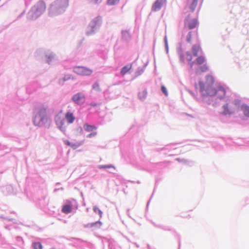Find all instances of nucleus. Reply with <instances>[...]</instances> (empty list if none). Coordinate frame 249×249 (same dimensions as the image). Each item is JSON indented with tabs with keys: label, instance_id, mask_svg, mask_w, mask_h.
Returning <instances> with one entry per match:
<instances>
[{
	"label": "nucleus",
	"instance_id": "1",
	"mask_svg": "<svg viewBox=\"0 0 249 249\" xmlns=\"http://www.w3.org/2000/svg\"><path fill=\"white\" fill-rule=\"evenodd\" d=\"M214 79L210 75H207L204 82H199V91L204 95L216 96L217 98L222 99L226 94V91L221 86L214 87Z\"/></svg>",
	"mask_w": 249,
	"mask_h": 249
},
{
	"label": "nucleus",
	"instance_id": "2",
	"mask_svg": "<svg viewBox=\"0 0 249 249\" xmlns=\"http://www.w3.org/2000/svg\"><path fill=\"white\" fill-rule=\"evenodd\" d=\"M68 6V0H57L51 5L49 15L53 16L61 14L65 11Z\"/></svg>",
	"mask_w": 249,
	"mask_h": 249
},
{
	"label": "nucleus",
	"instance_id": "3",
	"mask_svg": "<svg viewBox=\"0 0 249 249\" xmlns=\"http://www.w3.org/2000/svg\"><path fill=\"white\" fill-rule=\"evenodd\" d=\"M46 4L42 0L39 1L36 5L32 8L28 14V18L35 19L39 17L45 11Z\"/></svg>",
	"mask_w": 249,
	"mask_h": 249
},
{
	"label": "nucleus",
	"instance_id": "4",
	"mask_svg": "<svg viewBox=\"0 0 249 249\" xmlns=\"http://www.w3.org/2000/svg\"><path fill=\"white\" fill-rule=\"evenodd\" d=\"M50 119L47 115L46 107H41L36 115L34 123L35 125L41 126L50 121Z\"/></svg>",
	"mask_w": 249,
	"mask_h": 249
},
{
	"label": "nucleus",
	"instance_id": "5",
	"mask_svg": "<svg viewBox=\"0 0 249 249\" xmlns=\"http://www.w3.org/2000/svg\"><path fill=\"white\" fill-rule=\"evenodd\" d=\"M206 61L205 57L203 55L198 56L195 61V64H196L198 66V69L196 70V72L199 71L201 72H205L208 70V67L207 64H204Z\"/></svg>",
	"mask_w": 249,
	"mask_h": 249
},
{
	"label": "nucleus",
	"instance_id": "6",
	"mask_svg": "<svg viewBox=\"0 0 249 249\" xmlns=\"http://www.w3.org/2000/svg\"><path fill=\"white\" fill-rule=\"evenodd\" d=\"M73 71L76 74L82 76H89L93 72L91 69L83 66L75 67Z\"/></svg>",
	"mask_w": 249,
	"mask_h": 249
},
{
	"label": "nucleus",
	"instance_id": "7",
	"mask_svg": "<svg viewBox=\"0 0 249 249\" xmlns=\"http://www.w3.org/2000/svg\"><path fill=\"white\" fill-rule=\"evenodd\" d=\"M197 24V21L196 19H190L189 17L185 20L184 25L185 27L188 28L189 29H193L196 27Z\"/></svg>",
	"mask_w": 249,
	"mask_h": 249
},
{
	"label": "nucleus",
	"instance_id": "8",
	"mask_svg": "<svg viewBox=\"0 0 249 249\" xmlns=\"http://www.w3.org/2000/svg\"><path fill=\"white\" fill-rule=\"evenodd\" d=\"M72 100L77 104H82L85 102V96L82 93H78L72 97Z\"/></svg>",
	"mask_w": 249,
	"mask_h": 249
},
{
	"label": "nucleus",
	"instance_id": "9",
	"mask_svg": "<svg viewBox=\"0 0 249 249\" xmlns=\"http://www.w3.org/2000/svg\"><path fill=\"white\" fill-rule=\"evenodd\" d=\"M166 0H157L152 7V10L156 12L159 11L165 4Z\"/></svg>",
	"mask_w": 249,
	"mask_h": 249
},
{
	"label": "nucleus",
	"instance_id": "10",
	"mask_svg": "<svg viewBox=\"0 0 249 249\" xmlns=\"http://www.w3.org/2000/svg\"><path fill=\"white\" fill-rule=\"evenodd\" d=\"M240 109L243 113L245 118H249V106L246 104H242L240 107Z\"/></svg>",
	"mask_w": 249,
	"mask_h": 249
},
{
	"label": "nucleus",
	"instance_id": "11",
	"mask_svg": "<svg viewBox=\"0 0 249 249\" xmlns=\"http://www.w3.org/2000/svg\"><path fill=\"white\" fill-rule=\"evenodd\" d=\"M55 122L59 129H61L62 131H63L65 129L64 127V119L60 117V116H57L55 118Z\"/></svg>",
	"mask_w": 249,
	"mask_h": 249
},
{
	"label": "nucleus",
	"instance_id": "12",
	"mask_svg": "<svg viewBox=\"0 0 249 249\" xmlns=\"http://www.w3.org/2000/svg\"><path fill=\"white\" fill-rule=\"evenodd\" d=\"M223 114L224 115H231L235 112V109L233 108H230L229 107L228 104H226L223 106Z\"/></svg>",
	"mask_w": 249,
	"mask_h": 249
},
{
	"label": "nucleus",
	"instance_id": "13",
	"mask_svg": "<svg viewBox=\"0 0 249 249\" xmlns=\"http://www.w3.org/2000/svg\"><path fill=\"white\" fill-rule=\"evenodd\" d=\"M197 4V0H188V5L191 11L195 10Z\"/></svg>",
	"mask_w": 249,
	"mask_h": 249
},
{
	"label": "nucleus",
	"instance_id": "14",
	"mask_svg": "<svg viewBox=\"0 0 249 249\" xmlns=\"http://www.w3.org/2000/svg\"><path fill=\"white\" fill-rule=\"evenodd\" d=\"M186 59L190 65L191 68L192 69L195 65V61H193L192 54L190 52H188L186 53Z\"/></svg>",
	"mask_w": 249,
	"mask_h": 249
},
{
	"label": "nucleus",
	"instance_id": "15",
	"mask_svg": "<svg viewBox=\"0 0 249 249\" xmlns=\"http://www.w3.org/2000/svg\"><path fill=\"white\" fill-rule=\"evenodd\" d=\"M192 51L193 54L195 56H197L198 55V52L201 51V49L199 45H195L192 47Z\"/></svg>",
	"mask_w": 249,
	"mask_h": 249
},
{
	"label": "nucleus",
	"instance_id": "16",
	"mask_svg": "<svg viewBox=\"0 0 249 249\" xmlns=\"http://www.w3.org/2000/svg\"><path fill=\"white\" fill-rule=\"evenodd\" d=\"M71 211L72 207L70 204L65 205L62 208V212L66 214L70 213Z\"/></svg>",
	"mask_w": 249,
	"mask_h": 249
},
{
	"label": "nucleus",
	"instance_id": "17",
	"mask_svg": "<svg viewBox=\"0 0 249 249\" xmlns=\"http://www.w3.org/2000/svg\"><path fill=\"white\" fill-rule=\"evenodd\" d=\"M65 118L70 124L72 123L75 120L73 114L71 112H67L65 115Z\"/></svg>",
	"mask_w": 249,
	"mask_h": 249
},
{
	"label": "nucleus",
	"instance_id": "18",
	"mask_svg": "<svg viewBox=\"0 0 249 249\" xmlns=\"http://www.w3.org/2000/svg\"><path fill=\"white\" fill-rule=\"evenodd\" d=\"M83 127L85 131L87 132L92 131L96 129V127L94 125H89L88 124H85L83 125Z\"/></svg>",
	"mask_w": 249,
	"mask_h": 249
},
{
	"label": "nucleus",
	"instance_id": "19",
	"mask_svg": "<svg viewBox=\"0 0 249 249\" xmlns=\"http://www.w3.org/2000/svg\"><path fill=\"white\" fill-rule=\"evenodd\" d=\"M147 91L146 90H142L138 93V96L140 99L144 100L147 96Z\"/></svg>",
	"mask_w": 249,
	"mask_h": 249
},
{
	"label": "nucleus",
	"instance_id": "20",
	"mask_svg": "<svg viewBox=\"0 0 249 249\" xmlns=\"http://www.w3.org/2000/svg\"><path fill=\"white\" fill-rule=\"evenodd\" d=\"M131 67H132L131 65H130L129 66H124L121 70V73L122 75H124L129 71V70H130V69L131 68Z\"/></svg>",
	"mask_w": 249,
	"mask_h": 249
},
{
	"label": "nucleus",
	"instance_id": "21",
	"mask_svg": "<svg viewBox=\"0 0 249 249\" xmlns=\"http://www.w3.org/2000/svg\"><path fill=\"white\" fill-rule=\"evenodd\" d=\"M34 249H42L43 246L40 242H34L33 243Z\"/></svg>",
	"mask_w": 249,
	"mask_h": 249
},
{
	"label": "nucleus",
	"instance_id": "22",
	"mask_svg": "<svg viewBox=\"0 0 249 249\" xmlns=\"http://www.w3.org/2000/svg\"><path fill=\"white\" fill-rule=\"evenodd\" d=\"M92 89L97 91H101V89H100V85L99 84L96 82L95 83H94L92 85Z\"/></svg>",
	"mask_w": 249,
	"mask_h": 249
},
{
	"label": "nucleus",
	"instance_id": "23",
	"mask_svg": "<svg viewBox=\"0 0 249 249\" xmlns=\"http://www.w3.org/2000/svg\"><path fill=\"white\" fill-rule=\"evenodd\" d=\"M93 210L94 213H98L100 217H102L103 214L102 212L97 206H94Z\"/></svg>",
	"mask_w": 249,
	"mask_h": 249
},
{
	"label": "nucleus",
	"instance_id": "24",
	"mask_svg": "<svg viewBox=\"0 0 249 249\" xmlns=\"http://www.w3.org/2000/svg\"><path fill=\"white\" fill-rule=\"evenodd\" d=\"M102 225V223L101 221H96L94 223H92L90 224V227H94L95 226H97L98 227H100Z\"/></svg>",
	"mask_w": 249,
	"mask_h": 249
},
{
	"label": "nucleus",
	"instance_id": "25",
	"mask_svg": "<svg viewBox=\"0 0 249 249\" xmlns=\"http://www.w3.org/2000/svg\"><path fill=\"white\" fill-rule=\"evenodd\" d=\"M119 1V0H108L107 2L108 4L112 5L117 3Z\"/></svg>",
	"mask_w": 249,
	"mask_h": 249
},
{
	"label": "nucleus",
	"instance_id": "26",
	"mask_svg": "<svg viewBox=\"0 0 249 249\" xmlns=\"http://www.w3.org/2000/svg\"><path fill=\"white\" fill-rule=\"evenodd\" d=\"M100 21L99 19L96 18L94 19L91 23V27H93L94 26L97 25L98 24H99Z\"/></svg>",
	"mask_w": 249,
	"mask_h": 249
},
{
	"label": "nucleus",
	"instance_id": "27",
	"mask_svg": "<svg viewBox=\"0 0 249 249\" xmlns=\"http://www.w3.org/2000/svg\"><path fill=\"white\" fill-rule=\"evenodd\" d=\"M113 168L115 169L114 167L111 165H100V169H105V168Z\"/></svg>",
	"mask_w": 249,
	"mask_h": 249
},
{
	"label": "nucleus",
	"instance_id": "28",
	"mask_svg": "<svg viewBox=\"0 0 249 249\" xmlns=\"http://www.w3.org/2000/svg\"><path fill=\"white\" fill-rule=\"evenodd\" d=\"M161 91H162V92L166 95V96H167L168 95V92H167V89L164 86H162L161 87Z\"/></svg>",
	"mask_w": 249,
	"mask_h": 249
},
{
	"label": "nucleus",
	"instance_id": "29",
	"mask_svg": "<svg viewBox=\"0 0 249 249\" xmlns=\"http://www.w3.org/2000/svg\"><path fill=\"white\" fill-rule=\"evenodd\" d=\"M191 39H192V32H190L188 35H187V41L189 42V43H191Z\"/></svg>",
	"mask_w": 249,
	"mask_h": 249
},
{
	"label": "nucleus",
	"instance_id": "30",
	"mask_svg": "<svg viewBox=\"0 0 249 249\" xmlns=\"http://www.w3.org/2000/svg\"><path fill=\"white\" fill-rule=\"evenodd\" d=\"M241 103V100L239 99H236L234 101L233 104L236 107H239Z\"/></svg>",
	"mask_w": 249,
	"mask_h": 249
},
{
	"label": "nucleus",
	"instance_id": "31",
	"mask_svg": "<svg viewBox=\"0 0 249 249\" xmlns=\"http://www.w3.org/2000/svg\"><path fill=\"white\" fill-rule=\"evenodd\" d=\"M97 133L96 132H92V133H91L90 134H89L88 136H87V137L88 138H91L92 137H94L96 135Z\"/></svg>",
	"mask_w": 249,
	"mask_h": 249
},
{
	"label": "nucleus",
	"instance_id": "32",
	"mask_svg": "<svg viewBox=\"0 0 249 249\" xmlns=\"http://www.w3.org/2000/svg\"><path fill=\"white\" fill-rule=\"evenodd\" d=\"M90 2L91 3H99L102 0H89Z\"/></svg>",
	"mask_w": 249,
	"mask_h": 249
},
{
	"label": "nucleus",
	"instance_id": "33",
	"mask_svg": "<svg viewBox=\"0 0 249 249\" xmlns=\"http://www.w3.org/2000/svg\"><path fill=\"white\" fill-rule=\"evenodd\" d=\"M179 57H180V59L182 61V62H184V59L183 58V55L182 54H180V56H179Z\"/></svg>",
	"mask_w": 249,
	"mask_h": 249
},
{
	"label": "nucleus",
	"instance_id": "34",
	"mask_svg": "<svg viewBox=\"0 0 249 249\" xmlns=\"http://www.w3.org/2000/svg\"><path fill=\"white\" fill-rule=\"evenodd\" d=\"M65 143L68 145L70 144V142L68 141H66Z\"/></svg>",
	"mask_w": 249,
	"mask_h": 249
},
{
	"label": "nucleus",
	"instance_id": "35",
	"mask_svg": "<svg viewBox=\"0 0 249 249\" xmlns=\"http://www.w3.org/2000/svg\"><path fill=\"white\" fill-rule=\"evenodd\" d=\"M195 88H196V89H198L197 85V84L195 85Z\"/></svg>",
	"mask_w": 249,
	"mask_h": 249
},
{
	"label": "nucleus",
	"instance_id": "36",
	"mask_svg": "<svg viewBox=\"0 0 249 249\" xmlns=\"http://www.w3.org/2000/svg\"><path fill=\"white\" fill-rule=\"evenodd\" d=\"M96 104H93V105H92V106H96Z\"/></svg>",
	"mask_w": 249,
	"mask_h": 249
},
{
	"label": "nucleus",
	"instance_id": "37",
	"mask_svg": "<svg viewBox=\"0 0 249 249\" xmlns=\"http://www.w3.org/2000/svg\"><path fill=\"white\" fill-rule=\"evenodd\" d=\"M96 104H93V105H92V106H96Z\"/></svg>",
	"mask_w": 249,
	"mask_h": 249
}]
</instances>
